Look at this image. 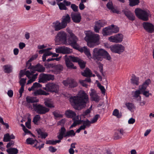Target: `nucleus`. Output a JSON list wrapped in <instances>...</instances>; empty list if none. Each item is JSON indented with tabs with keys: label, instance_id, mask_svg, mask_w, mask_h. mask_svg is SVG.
Here are the masks:
<instances>
[{
	"label": "nucleus",
	"instance_id": "nucleus-27",
	"mask_svg": "<svg viewBox=\"0 0 154 154\" xmlns=\"http://www.w3.org/2000/svg\"><path fill=\"white\" fill-rule=\"evenodd\" d=\"M4 72L5 73H9L12 71V66L10 64L5 65L3 66Z\"/></svg>",
	"mask_w": 154,
	"mask_h": 154
},
{
	"label": "nucleus",
	"instance_id": "nucleus-21",
	"mask_svg": "<svg viewBox=\"0 0 154 154\" xmlns=\"http://www.w3.org/2000/svg\"><path fill=\"white\" fill-rule=\"evenodd\" d=\"M71 21V18L69 15L66 14L65 15L62 17L61 22L65 27L67 25V24Z\"/></svg>",
	"mask_w": 154,
	"mask_h": 154
},
{
	"label": "nucleus",
	"instance_id": "nucleus-4",
	"mask_svg": "<svg viewBox=\"0 0 154 154\" xmlns=\"http://www.w3.org/2000/svg\"><path fill=\"white\" fill-rule=\"evenodd\" d=\"M103 58L109 60L111 57L108 53L105 50L95 48L93 50L92 59L96 61H102Z\"/></svg>",
	"mask_w": 154,
	"mask_h": 154
},
{
	"label": "nucleus",
	"instance_id": "nucleus-44",
	"mask_svg": "<svg viewBox=\"0 0 154 154\" xmlns=\"http://www.w3.org/2000/svg\"><path fill=\"white\" fill-rule=\"evenodd\" d=\"M60 142V141L59 140H48L46 141V143L47 144H51L53 145H55L57 143H59Z\"/></svg>",
	"mask_w": 154,
	"mask_h": 154
},
{
	"label": "nucleus",
	"instance_id": "nucleus-12",
	"mask_svg": "<svg viewBox=\"0 0 154 154\" xmlns=\"http://www.w3.org/2000/svg\"><path fill=\"white\" fill-rule=\"evenodd\" d=\"M68 32L70 35V37L68 41V42L73 48L77 50L76 36L74 35L72 31L69 30Z\"/></svg>",
	"mask_w": 154,
	"mask_h": 154
},
{
	"label": "nucleus",
	"instance_id": "nucleus-64",
	"mask_svg": "<svg viewBox=\"0 0 154 154\" xmlns=\"http://www.w3.org/2000/svg\"><path fill=\"white\" fill-rule=\"evenodd\" d=\"M19 48L22 49L25 47L26 45L23 42H20L19 43Z\"/></svg>",
	"mask_w": 154,
	"mask_h": 154
},
{
	"label": "nucleus",
	"instance_id": "nucleus-39",
	"mask_svg": "<svg viewBox=\"0 0 154 154\" xmlns=\"http://www.w3.org/2000/svg\"><path fill=\"white\" fill-rule=\"evenodd\" d=\"M32 74V75L31 76V77L30 78H29L30 79L28 81V82L27 83V85L29 84L34 81L35 80V79L37 78V76L38 75L37 74H36L34 75Z\"/></svg>",
	"mask_w": 154,
	"mask_h": 154
},
{
	"label": "nucleus",
	"instance_id": "nucleus-54",
	"mask_svg": "<svg viewBox=\"0 0 154 154\" xmlns=\"http://www.w3.org/2000/svg\"><path fill=\"white\" fill-rule=\"evenodd\" d=\"M146 97H148L149 95H152L151 93H149V91H145L141 92Z\"/></svg>",
	"mask_w": 154,
	"mask_h": 154
},
{
	"label": "nucleus",
	"instance_id": "nucleus-11",
	"mask_svg": "<svg viewBox=\"0 0 154 154\" xmlns=\"http://www.w3.org/2000/svg\"><path fill=\"white\" fill-rule=\"evenodd\" d=\"M109 48L112 52L119 54L123 52L125 50L124 47L122 45L119 44L111 45L109 47Z\"/></svg>",
	"mask_w": 154,
	"mask_h": 154
},
{
	"label": "nucleus",
	"instance_id": "nucleus-23",
	"mask_svg": "<svg viewBox=\"0 0 154 154\" xmlns=\"http://www.w3.org/2000/svg\"><path fill=\"white\" fill-rule=\"evenodd\" d=\"M150 83L151 81L149 79L146 80L141 85L139 86V89L141 92L145 91Z\"/></svg>",
	"mask_w": 154,
	"mask_h": 154
},
{
	"label": "nucleus",
	"instance_id": "nucleus-25",
	"mask_svg": "<svg viewBox=\"0 0 154 154\" xmlns=\"http://www.w3.org/2000/svg\"><path fill=\"white\" fill-rule=\"evenodd\" d=\"M69 101L71 105L75 109H77V96L71 97Z\"/></svg>",
	"mask_w": 154,
	"mask_h": 154
},
{
	"label": "nucleus",
	"instance_id": "nucleus-24",
	"mask_svg": "<svg viewBox=\"0 0 154 154\" xmlns=\"http://www.w3.org/2000/svg\"><path fill=\"white\" fill-rule=\"evenodd\" d=\"M124 13L128 19L132 21L134 20L135 19V16L134 14L131 11H124Z\"/></svg>",
	"mask_w": 154,
	"mask_h": 154
},
{
	"label": "nucleus",
	"instance_id": "nucleus-60",
	"mask_svg": "<svg viewBox=\"0 0 154 154\" xmlns=\"http://www.w3.org/2000/svg\"><path fill=\"white\" fill-rule=\"evenodd\" d=\"M79 82L80 84L83 86L85 87L86 88L87 87L88 85L86 84L84 80H80L79 81Z\"/></svg>",
	"mask_w": 154,
	"mask_h": 154
},
{
	"label": "nucleus",
	"instance_id": "nucleus-33",
	"mask_svg": "<svg viewBox=\"0 0 154 154\" xmlns=\"http://www.w3.org/2000/svg\"><path fill=\"white\" fill-rule=\"evenodd\" d=\"M26 101L28 103H33L38 101V100L34 97L27 96L26 98Z\"/></svg>",
	"mask_w": 154,
	"mask_h": 154
},
{
	"label": "nucleus",
	"instance_id": "nucleus-2",
	"mask_svg": "<svg viewBox=\"0 0 154 154\" xmlns=\"http://www.w3.org/2000/svg\"><path fill=\"white\" fill-rule=\"evenodd\" d=\"M85 33L86 36L85 39L87 42L88 46L90 48H93L99 41V35L91 31H85Z\"/></svg>",
	"mask_w": 154,
	"mask_h": 154
},
{
	"label": "nucleus",
	"instance_id": "nucleus-55",
	"mask_svg": "<svg viewBox=\"0 0 154 154\" xmlns=\"http://www.w3.org/2000/svg\"><path fill=\"white\" fill-rule=\"evenodd\" d=\"M122 137V136L119 133H116L114 136V138L115 140H118L121 138Z\"/></svg>",
	"mask_w": 154,
	"mask_h": 154
},
{
	"label": "nucleus",
	"instance_id": "nucleus-53",
	"mask_svg": "<svg viewBox=\"0 0 154 154\" xmlns=\"http://www.w3.org/2000/svg\"><path fill=\"white\" fill-rule=\"evenodd\" d=\"M97 86L100 89L102 94H105L106 90L104 86H102L100 84L97 85Z\"/></svg>",
	"mask_w": 154,
	"mask_h": 154
},
{
	"label": "nucleus",
	"instance_id": "nucleus-31",
	"mask_svg": "<svg viewBox=\"0 0 154 154\" xmlns=\"http://www.w3.org/2000/svg\"><path fill=\"white\" fill-rule=\"evenodd\" d=\"M65 114L68 118H73L76 115V113L71 110H68L66 111Z\"/></svg>",
	"mask_w": 154,
	"mask_h": 154
},
{
	"label": "nucleus",
	"instance_id": "nucleus-1",
	"mask_svg": "<svg viewBox=\"0 0 154 154\" xmlns=\"http://www.w3.org/2000/svg\"><path fill=\"white\" fill-rule=\"evenodd\" d=\"M43 89L46 91H45L42 90H40L35 91L34 93L35 95H48L49 93L48 92L51 93H57L59 89V85L54 82H49L45 85V86L43 88Z\"/></svg>",
	"mask_w": 154,
	"mask_h": 154
},
{
	"label": "nucleus",
	"instance_id": "nucleus-8",
	"mask_svg": "<svg viewBox=\"0 0 154 154\" xmlns=\"http://www.w3.org/2000/svg\"><path fill=\"white\" fill-rule=\"evenodd\" d=\"M65 61L66 65L67 67L70 69H76V66L74 67L73 64L71 62H77V58L71 56H67V55L65 56Z\"/></svg>",
	"mask_w": 154,
	"mask_h": 154
},
{
	"label": "nucleus",
	"instance_id": "nucleus-46",
	"mask_svg": "<svg viewBox=\"0 0 154 154\" xmlns=\"http://www.w3.org/2000/svg\"><path fill=\"white\" fill-rule=\"evenodd\" d=\"M112 115L117 117L118 118H120L122 116V115L119 113V111L118 109H114L112 112Z\"/></svg>",
	"mask_w": 154,
	"mask_h": 154
},
{
	"label": "nucleus",
	"instance_id": "nucleus-34",
	"mask_svg": "<svg viewBox=\"0 0 154 154\" xmlns=\"http://www.w3.org/2000/svg\"><path fill=\"white\" fill-rule=\"evenodd\" d=\"M78 63L81 69L85 67L86 62L78 57Z\"/></svg>",
	"mask_w": 154,
	"mask_h": 154
},
{
	"label": "nucleus",
	"instance_id": "nucleus-7",
	"mask_svg": "<svg viewBox=\"0 0 154 154\" xmlns=\"http://www.w3.org/2000/svg\"><path fill=\"white\" fill-rule=\"evenodd\" d=\"M33 106L34 110L39 114H45L48 112L50 110L49 108L40 104L33 103Z\"/></svg>",
	"mask_w": 154,
	"mask_h": 154
},
{
	"label": "nucleus",
	"instance_id": "nucleus-14",
	"mask_svg": "<svg viewBox=\"0 0 154 154\" xmlns=\"http://www.w3.org/2000/svg\"><path fill=\"white\" fill-rule=\"evenodd\" d=\"M123 35L122 34H117L114 36H112L109 37L108 39L111 42L115 43H120L122 41Z\"/></svg>",
	"mask_w": 154,
	"mask_h": 154
},
{
	"label": "nucleus",
	"instance_id": "nucleus-32",
	"mask_svg": "<svg viewBox=\"0 0 154 154\" xmlns=\"http://www.w3.org/2000/svg\"><path fill=\"white\" fill-rule=\"evenodd\" d=\"M131 83L133 84L137 85H139V78L136 77L135 75H133L132 78L131 79Z\"/></svg>",
	"mask_w": 154,
	"mask_h": 154
},
{
	"label": "nucleus",
	"instance_id": "nucleus-28",
	"mask_svg": "<svg viewBox=\"0 0 154 154\" xmlns=\"http://www.w3.org/2000/svg\"><path fill=\"white\" fill-rule=\"evenodd\" d=\"M141 91L139 89L136 91H133L132 92L133 94V97L135 98H138L137 100L140 101L141 100V97L140 94H141Z\"/></svg>",
	"mask_w": 154,
	"mask_h": 154
},
{
	"label": "nucleus",
	"instance_id": "nucleus-20",
	"mask_svg": "<svg viewBox=\"0 0 154 154\" xmlns=\"http://www.w3.org/2000/svg\"><path fill=\"white\" fill-rule=\"evenodd\" d=\"M78 51L81 53L84 52L87 56L89 58H91V55L89 49H88L86 46L80 47L78 45Z\"/></svg>",
	"mask_w": 154,
	"mask_h": 154
},
{
	"label": "nucleus",
	"instance_id": "nucleus-41",
	"mask_svg": "<svg viewBox=\"0 0 154 154\" xmlns=\"http://www.w3.org/2000/svg\"><path fill=\"white\" fill-rule=\"evenodd\" d=\"M75 134V133L73 130H70L67 131L64 135V137H72L74 136Z\"/></svg>",
	"mask_w": 154,
	"mask_h": 154
},
{
	"label": "nucleus",
	"instance_id": "nucleus-18",
	"mask_svg": "<svg viewBox=\"0 0 154 154\" xmlns=\"http://www.w3.org/2000/svg\"><path fill=\"white\" fill-rule=\"evenodd\" d=\"M105 24L104 21L102 20H99L96 22L94 27V31L96 33H98L100 29L104 26Z\"/></svg>",
	"mask_w": 154,
	"mask_h": 154
},
{
	"label": "nucleus",
	"instance_id": "nucleus-30",
	"mask_svg": "<svg viewBox=\"0 0 154 154\" xmlns=\"http://www.w3.org/2000/svg\"><path fill=\"white\" fill-rule=\"evenodd\" d=\"M92 73L91 70L88 68H86L83 72H82V75L84 76L87 77H91Z\"/></svg>",
	"mask_w": 154,
	"mask_h": 154
},
{
	"label": "nucleus",
	"instance_id": "nucleus-48",
	"mask_svg": "<svg viewBox=\"0 0 154 154\" xmlns=\"http://www.w3.org/2000/svg\"><path fill=\"white\" fill-rule=\"evenodd\" d=\"M59 6L60 9L61 10H66L67 8L65 6L64 3L62 2H60L57 4Z\"/></svg>",
	"mask_w": 154,
	"mask_h": 154
},
{
	"label": "nucleus",
	"instance_id": "nucleus-52",
	"mask_svg": "<svg viewBox=\"0 0 154 154\" xmlns=\"http://www.w3.org/2000/svg\"><path fill=\"white\" fill-rule=\"evenodd\" d=\"M26 78L20 79L19 81V83L21 86H25L26 83Z\"/></svg>",
	"mask_w": 154,
	"mask_h": 154
},
{
	"label": "nucleus",
	"instance_id": "nucleus-42",
	"mask_svg": "<svg viewBox=\"0 0 154 154\" xmlns=\"http://www.w3.org/2000/svg\"><path fill=\"white\" fill-rule=\"evenodd\" d=\"M35 141H36L37 143H38V142L36 140H34L33 139L31 138H27L26 140V143L28 144L32 145L35 143Z\"/></svg>",
	"mask_w": 154,
	"mask_h": 154
},
{
	"label": "nucleus",
	"instance_id": "nucleus-19",
	"mask_svg": "<svg viewBox=\"0 0 154 154\" xmlns=\"http://www.w3.org/2000/svg\"><path fill=\"white\" fill-rule=\"evenodd\" d=\"M144 28L148 32L152 33L154 31V26L148 22H144L143 24Z\"/></svg>",
	"mask_w": 154,
	"mask_h": 154
},
{
	"label": "nucleus",
	"instance_id": "nucleus-10",
	"mask_svg": "<svg viewBox=\"0 0 154 154\" xmlns=\"http://www.w3.org/2000/svg\"><path fill=\"white\" fill-rule=\"evenodd\" d=\"M54 79L53 75L42 73L39 75L38 82L39 83H45L48 81L53 80Z\"/></svg>",
	"mask_w": 154,
	"mask_h": 154
},
{
	"label": "nucleus",
	"instance_id": "nucleus-16",
	"mask_svg": "<svg viewBox=\"0 0 154 154\" xmlns=\"http://www.w3.org/2000/svg\"><path fill=\"white\" fill-rule=\"evenodd\" d=\"M55 50L57 53L63 54H69L72 52L71 50L69 48L65 46L59 47L56 48Z\"/></svg>",
	"mask_w": 154,
	"mask_h": 154
},
{
	"label": "nucleus",
	"instance_id": "nucleus-63",
	"mask_svg": "<svg viewBox=\"0 0 154 154\" xmlns=\"http://www.w3.org/2000/svg\"><path fill=\"white\" fill-rule=\"evenodd\" d=\"M49 150L52 152H54L57 150V149L55 148L52 146H50L49 148Z\"/></svg>",
	"mask_w": 154,
	"mask_h": 154
},
{
	"label": "nucleus",
	"instance_id": "nucleus-22",
	"mask_svg": "<svg viewBox=\"0 0 154 154\" xmlns=\"http://www.w3.org/2000/svg\"><path fill=\"white\" fill-rule=\"evenodd\" d=\"M53 72L55 74H57L60 73L63 69L62 65L58 64L54 66L53 67Z\"/></svg>",
	"mask_w": 154,
	"mask_h": 154
},
{
	"label": "nucleus",
	"instance_id": "nucleus-36",
	"mask_svg": "<svg viewBox=\"0 0 154 154\" xmlns=\"http://www.w3.org/2000/svg\"><path fill=\"white\" fill-rule=\"evenodd\" d=\"M36 131L38 134L40 135L42 138H45L48 135L47 133L43 132L40 129H37Z\"/></svg>",
	"mask_w": 154,
	"mask_h": 154
},
{
	"label": "nucleus",
	"instance_id": "nucleus-37",
	"mask_svg": "<svg viewBox=\"0 0 154 154\" xmlns=\"http://www.w3.org/2000/svg\"><path fill=\"white\" fill-rule=\"evenodd\" d=\"M9 154H17L18 152V149L16 148H11L6 150Z\"/></svg>",
	"mask_w": 154,
	"mask_h": 154
},
{
	"label": "nucleus",
	"instance_id": "nucleus-58",
	"mask_svg": "<svg viewBox=\"0 0 154 154\" xmlns=\"http://www.w3.org/2000/svg\"><path fill=\"white\" fill-rule=\"evenodd\" d=\"M26 72H25V71L23 70H21L19 73V79H22L21 78L23 77L24 75H26Z\"/></svg>",
	"mask_w": 154,
	"mask_h": 154
},
{
	"label": "nucleus",
	"instance_id": "nucleus-43",
	"mask_svg": "<svg viewBox=\"0 0 154 154\" xmlns=\"http://www.w3.org/2000/svg\"><path fill=\"white\" fill-rule=\"evenodd\" d=\"M40 116L39 115H37L33 118L32 122L34 124L38 125V122L40 120Z\"/></svg>",
	"mask_w": 154,
	"mask_h": 154
},
{
	"label": "nucleus",
	"instance_id": "nucleus-26",
	"mask_svg": "<svg viewBox=\"0 0 154 154\" xmlns=\"http://www.w3.org/2000/svg\"><path fill=\"white\" fill-rule=\"evenodd\" d=\"M66 130L65 128L62 127L59 130V134L57 136V137L59 140L61 141V140L63 139L64 135L66 134Z\"/></svg>",
	"mask_w": 154,
	"mask_h": 154
},
{
	"label": "nucleus",
	"instance_id": "nucleus-51",
	"mask_svg": "<svg viewBox=\"0 0 154 154\" xmlns=\"http://www.w3.org/2000/svg\"><path fill=\"white\" fill-rule=\"evenodd\" d=\"M100 117V115L98 114L95 115L94 117L92 118L90 121L91 124L94 123L96 122Z\"/></svg>",
	"mask_w": 154,
	"mask_h": 154
},
{
	"label": "nucleus",
	"instance_id": "nucleus-9",
	"mask_svg": "<svg viewBox=\"0 0 154 154\" xmlns=\"http://www.w3.org/2000/svg\"><path fill=\"white\" fill-rule=\"evenodd\" d=\"M56 41L61 42L63 44L67 45V34L64 31L59 32L56 36Z\"/></svg>",
	"mask_w": 154,
	"mask_h": 154
},
{
	"label": "nucleus",
	"instance_id": "nucleus-29",
	"mask_svg": "<svg viewBox=\"0 0 154 154\" xmlns=\"http://www.w3.org/2000/svg\"><path fill=\"white\" fill-rule=\"evenodd\" d=\"M110 28V27L109 26L103 29L102 33L103 35H108L112 34Z\"/></svg>",
	"mask_w": 154,
	"mask_h": 154
},
{
	"label": "nucleus",
	"instance_id": "nucleus-56",
	"mask_svg": "<svg viewBox=\"0 0 154 154\" xmlns=\"http://www.w3.org/2000/svg\"><path fill=\"white\" fill-rule=\"evenodd\" d=\"M91 112L90 111V110L89 109H87L85 111H84L82 114V116H84V117L88 115V114H89Z\"/></svg>",
	"mask_w": 154,
	"mask_h": 154
},
{
	"label": "nucleus",
	"instance_id": "nucleus-40",
	"mask_svg": "<svg viewBox=\"0 0 154 154\" xmlns=\"http://www.w3.org/2000/svg\"><path fill=\"white\" fill-rule=\"evenodd\" d=\"M129 5L131 6H133L137 5L140 2L139 0H129Z\"/></svg>",
	"mask_w": 154,
	"mask_h": 154
},
{
	"label": "nucleus",
	"instance_id": "nucleus-15",
	"mask_svg": "<svg viewBox=\"0 0 154 154\" xmlns=\"http://www.w3.org/2000/svg\"><path fill=\"white\" fill-rule=\"evenodd\" d=\"M89 95L91 97V100L98 102L100 100V96L98 95L96 91L94 89L91 88Z\"/></svg>",
	"mask_w": 154,
	"mask_h": 154
},
{
	"label": "nucleus",
	"instance_id": "nucleus-50",
	"mask_svg": "<svg viewBox=\"0 0 154 154\" xmlns=\"http://www.w3.org/2000/svg\"><path fill=\"white\" fill-rule=\"evenodd\" d=\"M125 104L128 109L130 110H131L134 108V105L132 103H127Z\"/></svg>",
	"mask_w": 154,
	"mask_h": 154
},
{
	"label": "nucleus",
	"instance_id": "nucleus-38",
	"mask_svg": "<svg viewBox=\"0 0 154 154\" xmlns=\"http://www.w3.org/2000/svg\"><path fill=\"white\" fill-rule=\"evenodd\" d=\"M45 105L48 107L52 108L54 107L53 103L50 100H47L44 102Z\"/></svg>",
	"mask_w": 154,
	"mask_h": 154
},
{
	"label": "nucleus",
	"instance_id": "nucleus-35",
	"mask_svg": "<svg viewBox=\"0 0 154 154\" xmlns=\"http://www.w3.org/2000/svg\"><path fill=\"white\" fill-rule=\"evenodd\" d=\"M110 27V29L112 33H116L119 31V28L116 26L114 25H112L111 26H109Z\"/></svg>",
	"mask_w": 154,
	"mask_h": 154
},
{
	"label": "nucleus",
	"instance_id": "nucleus-49",
	"mask_svg": "<svg viewBox=\"0 0 154 154\" xmlns=\"http://www.w3.org/2000/svg\"><path fill=\"white\" fill-rule=\"evenodd\" d=\"M11 140L10 137V134L8 133H7L4 135L3 141L5 142H7L10 141Z\"/></svg>",
	"mask_w": 154,
	"mask_h": 154
},
{
	"label": "nucleus",
	"instance_id": "nucleus-45",
	"mask_svg": "<svg viewBox=\"0 0 154 154\" xmlns=\"http://www.w3.org/2000/svg\"><path fill=\"white\" fill-rule=\"evenodd\" d=\"M71 16L72 20L74 22L77 23V14L75 13L74 12H72L71 14Z\"/></svg>",
	"mask_w": 154,
	"mask_h": 154
},
{
	"label": "nucleus",
	"instance_id": "nucleus-13",
	"mask_svg": "<svg viewBox=\"0 0 154 154\" xmlns=\"http://www.w3.org/2000/svg\"><path fill=\"white\" fill-rule=\"evenodd\" d=\"M63 84L66 86H69L70 88H74L76 86V82L72 78H68L62 82Z\"/></svg>",
	"mask_w": 154,
	"mask_h": 154
},
{
	"label": "nucleus",
	"instance_id": "nucleus-59",
	"mask_svg": "<svg viewBox=\"0 0 154 154\" xmlns=\"http://www.w3.org/2000/svg\"><path fill=\"white\" fill-rule=\"evenodd\" d=\"M106 6L109 9L111 10L113 7L112 2H108L106 5Z\"/></svg>",
	"mask_w": 154,
	"mask_h": 154
},
{
	"label": "nucleus",
	"instance_id": "nucleus-61",
	"mask_svg": "<svg viewBox=\"0 0 154 154\" xmlns=\"http://www.w3.org/2000/svg\"><path fill=\"white\" fill-rule=\"evenodd\" d=\"M71 8L74 11L76 12L77 11V6L75 4H71Z\"/></svg>",
	"mask_w": 154,
	"mask_h": 154
},
{
	"label": "nucleus",
	"instance_id": "nucleus-3",
	"mask_svg": "<svg viewBox=\"0 0 154 154\" xmlns=\"http://www.w3.org/2000/svg\"><path fill=\"white\" fill-rule=\"evenodd\" d=\"M89 102L88 95L84 91H80L78 93V110L85 108Z\"/></svg>",
	"mask_w": 154,
	"mask_h": 154
},
{
	"label": "nucleus",
	"instance_id": "nucleus-62",
	"mask_svg": "<svg viewBox=\"0 0 154 154\" xmlns=\"http://www.w3.org/2000/svg\"><path fill=\"white\" fill-rule=\"evenodd\" d=\"M7 94L9 97H12L13 95V91L11 90H8L7 92Z\"/></svg>",
	"mask_w": 154,
	"mask_h": 154
},
{
	"label": "nucleus",
	"instance_id": "nucleus-47",
	"mask_svg": "<svg viewBox=\"0 0 154 154\" xmlns=\"http://www.w3.org/2000/svg\"><path fill=\"white\" fill-rule=\"evenodd\" d=\"M83 125L86 128V127H89L91 124V122L88 120L87 119L86 120H82Z\"/></svg>",
	"mask_w": 154,
	"mask_h": 154
},
{
	"label": "nucleus",
	"instance_id": "nucleus-57",
	"mask_svg": "<svg viewBox=\"0 0 154 154\" xmlns=\"http://www.w3.org/2000/svg\"><path fill=\"white\" fill-rule=\"evenodd\" d=\"M42 86V85H41L38 82H35L32 85V87H33L34 89L35 88H40Z\"/></svg>",
	"mask_w": 154,
	"mask_h": 154
},
{
	"label": "nucleus",
	"instance_id": "nucleus-5",
	"mask_svg": "<svg viewBox=\"0 0 154 154\" xmlns=\"http://www.w3.org/2000/svg\"><path fill=\"white\" fill-rule=\"evenodd\" d=\"M135 13L137 17L139 19L144 21H147L151 16L149 11L147 10H143L139 8H136Z\"/></svg>",
	"mask_w": 154,
	"mask_h": 154
},
{
	"label": "nucleus",
	"instance_id": "nucleus-17",
	"mask_svg": "<svg viewBox=\"0 0 154 154\" xmlns=\"http://www.w3.org/2000/svg\"><path fill=\"white\" fill-rule=\"evenodd\" d=\"M52 27L55 31H58L66 27L61 22L57 20L53 23Z\"/></svg>",
	"mask_w": 154,
	"mask_h": 154
},
{
	"label": "nucleus",
	"instance_id": "nucleus-6",
	"mask_svg": "<svg viewBox=\"0 0 154 154\" xmlns=\"http://www.w3.org/2000/svg\"><path fill=\"white\" fill-rule=\"evenodd\" d=\"M30 66L28 68L29 70L26 71V75L28 78H30L31 76L35 73V71H37L39 72H43L45 70V68L42 65L38 64L36 66H31V64L29 63Z\"/></svg>",
	"mask_w": 154,
	"mask_h": 154
}]
</instances>
